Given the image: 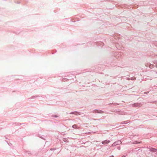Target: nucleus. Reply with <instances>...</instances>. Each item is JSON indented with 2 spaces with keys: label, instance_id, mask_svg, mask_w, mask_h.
<instances>
[{
  "label": "nucleus",
  "instance_id": "4468645a",
  "mask_svg": "<svg viewBox=\"0 0 157 157\" xmlns=\"http://www.w3.org/2000/svg\"><path fill=\"white\" fill-rule=\"evenodd\" d=\"M117 149L118 150H120L121 149V147L120 146H119V147H117Z\"/></svg>",
  "mask_w": 157,
  "mask_h": 157
},
{
  "label": "nucleus",
  "instance_id": "0eeeda50",
  "mask_svg": "<svg viewBox=\"0 0 157 157\" xmlns=\"http://www.w3.org/2000/svg\"><path fill=\"white\" fill-rule=\"evenodd\" d=\"M125 113L124 112H120V113H119V114L124 115H125Z\"/></svg>",
  "mask_w": 157,
  "mask_h": 157
},
{
  "label": "nucleus",
  "instance_id": "6e6552de",
  "mask_svg": "<svg viewBox=\"0 0 157 157\" xmlns=\"http://www.w3.org/2000/svg\"><path fill=\"white\" fill-rule=\"evenodd\" d=\"M74 112H75L74 114L76 115H77L78 114L80 115V113L79 112H78L77 111H75Z\"/></svg>",
  "mask_w": 157,
  "mask_h": 157
},
{
  "label": "nucleus",
  "instance_id": "20e7f679",
  "mask_svg": "<svg viewBox=\"0 0 157 157\" xmlns=\"http://www.w3.org/2000/svg\"><path fill=\"white\" fill-rule=\"evenodd\" d=\"M110 141L108 140H105L104 141H102L101 142L102 144H107L109 143Z\"/></svg>",
  "mask_w": 157,
  "mask_h": 157
},
{
  "label": "nucleus",
  "instance_id": "dca6fc26",
  "mask_svg": "<svg viewBox=\"0 0 157 157\" xmlns=\"http://www.w3.org/2000/svg\"><path fill=\"white\" fill-rule=\"evenodd\" d=\"M39 137L41 138H42L43 139V138H42V137L41 136H39Z\"/></svg>",
  "mask_w": 157,
  "mask_h": 157
},
{
  "label": "nucleus",
  "instance_id": "f257e3e1",
  "mask_svg": "<svg viewBox=\"0 0 157 157\" xmlns=\"http://www.w3.org/2000/svg\"><path fill=\"white\" fill-rule=\"evenodd\" d=\"M121 143L120 140L117 141L113 143L111 146H115L117 145L120 144H121Z\"/></svg>",
  "mask_w": 157,
  "mask_h": 157
},
{
  "label": "nucleus",
  "instance_id": "a211bd4d",
  "mask_svg": "<svg viewBox=\"0 0 157 157\" xmlns=\"http://www.w3.org/2000/svg\"><path fill=\"white\" fill-rule=\"evenodd\" d=\"M121 157H125V156L124 155H123V156H122Z\"/></svg>",
  "mask_w": 157,
  "mask_h": 157
},
{
  "label": "nucleus",
  "instance_id": "ddd939ff",
  "mask_svg": "<svg viewBox=\"0 0 157 157\" xmlns=\"http://www.w3.org/2000/svg\"><path fill=\"white\" fill-rule=\"evenodd\" d=\"M75 112H71L70 113V114H74Z\"/></svg>",
  "mask_w": 157,
  "mask_h": 157
},
{
  "label": "nucleus",
  "instance_id": "7ed1b4c3",
  "mask_svg": "<svg viewBox=\"0 0 157 157\" xmlns=\"http://www.w3.org/2000/svg\"><path fill=\"white\" fill-rule=\"evenodd\" d=\"M93 113H104V112L102 110L95 109V110H94L93 111Z\"/></svg>",
  "mask_w": 157,
  "mask_h": 157
},
{
  "label": "nucleus",
  "instance_id": "39448f33",
  "mask_svg": "<svg viewBox=\"0 0 157 157\" xmlns=\"http://www.w3.org/2000/svg\"><path fill=\"white\" fill-rule=\"evenodd\" d=\"M149 151L151 152H155L157 151V149L155 148L151 147L149 148Z\"/></svg>",
  "mask_w": 157,
  "mask_h": 157
},
{
  "label": "nucleus",
  "instance_id": "2eb2a0df",
  "mask_svg": "<svg viewBox=\"0 0 157 157\" xmlns=\"http://www.w3.org/2000/svg\"><path fill=\"white\" fill-rule=\"evenodd\" d=\"M55 149L54 148H51V149L50 150H54Z\"/></svg>",
  "mask_w": 157,
  "mask_h": 157
},
{
  "label": "nucleus",
  "instance_id": "aec40b11",
  "mask_svg": "<svg viewBox=\"0 0 157 157\" xmlns=\"http://www.w3.org/2000/svg\"><path fill=\"white\" fill-rule=\"evenodd\" d=\"M67 113V114H68V113H67H67Z\"/></svg>",
  "mask_w": 157,
  "mask_h": 157
},
{
  "label": "nucleus",
  "instance_id": "1a4fd4ad",
  "mask_svg": "<svg viewBox=\"0 0 157 157\" xmlns=\"http://www.w3.org/2000/svg\"><path fill=\"white\" fill-rule=\"evenodd\" d=\"M128 121H122V122H121V124H127V123H126V122H127Z\"/></svg>",
  "mask_w": 157,
  "mask_h": 157
},
{
  "label": "nucleus",
  "instance_id": "f8f14e48",
  "mask_svg": "<svg viewBox=\"0 0 157 157\" xmlns=\"http://www.w3.org/2000/svg\"><path fill=\"white\" fill-rule=\"evenodd\" d=\"M135 79H136V78H135L134 77H132L131 78V80H135Z\"/></svg>",
  "mask_w": 157,
  "mask_h": 157
},
{
  "label": "nucleus",
  "instance_id": "f3484780",
  "mask_svg": "<svg viewBox=\"0 0 157 157\" xmlns=\"http://www.w3.org/2000/svg\"><path fill=\"white\" fill-rule=\"evenodd\" d=\"M147 79H150V80H151V79H152V78H150V79L148 78Z\"/></svg>",
  "mask_w": 157,
  "mask_h": 157
},
{
  "label": "nucleus",
  "instance_id": "6ab92c4d",
  "mask_svg": "<svg viewBox=\"0 0 157 157\" xmlns=\"http://www.w3.org/2000/svg\"><path fill=\"white\" fill-rule=\"evenodd\" d=\"M156 67L157 68V65L156 66Z\"/></svg>",
  "mask_w": 157,
  "mask_h": 157
},
{
  "label": "nucleus",
  "instance_id": "9b49d317",
  "mask_svg": "<svg viewBox=\"0 0 157 157\" xmlns=\"http://www.w3.org/2000/svg\"><path fill=\"white\" fill-rule=\"evenodd\" d=\"M52 117H58V116L56 115H51Z\"/></svg>",
  "mask_w": 157,
  "mask_h": 157
},
{
  "label": "nucleus",
  "instance_id": "423d86ee",
  "mask_svg": "<svg viewBox=\"0 0 157 157\" xmlns=\"http://www.w3.org/2000/svg\"><path fill=\"white\" fill-rule=\"evenodd\" d=\"M141 142H138V141H136L133 142L132 143V144H140L141 143Z\"/></svg>",
  "mask_w": 157,
  "mask_h": 157
},
{
  "label": "nucleus",
  "instance_id": "f03ea898",
  "mask_svg": "<svg viewBox=\"0 0 157 157\" xmlns=\"http://www.w3.org/2000/svg\"><path fill=\"white\" fill-rule=\"evenodd\" d=\"M142 105L141 103H134L132 105V106L135 107H139L141 106Z\"/></svg>",
  "mask_w": 157,
  "mask_h": 157
},
{
  "label": "nucleus",
  "instance_id": "9d476101",
  "mask_svg": "<svg viewBox=\"0 0 157 157\" xmlns=\"http://www.w3.org/2000/svg\"><path fill=\"white\" fill-rule=\"evenodd\" d=\"M77 125H76V124H74L72 126V127H73V128H76V127H77Z\"/></svg>",
  "mask_w": 157,
  "mask_h": 157
}]
</instances>
